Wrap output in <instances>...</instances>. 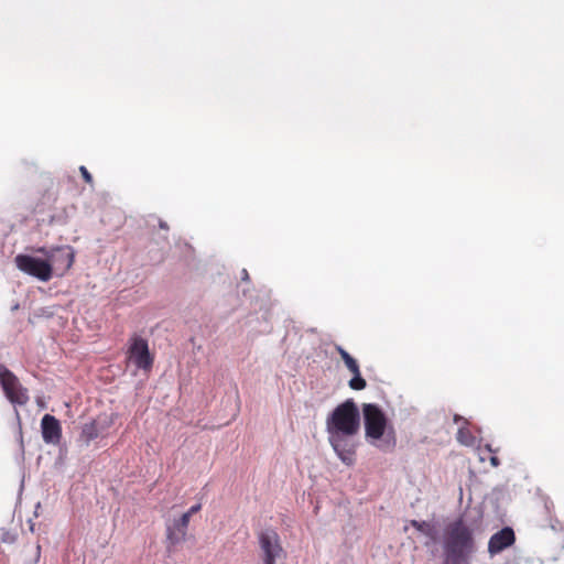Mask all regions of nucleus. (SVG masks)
<instances>
[{"label": "nucleus", "mask_w": 564, "mask_h": 564, "mask_svg": "<svg viewBox=\"0 0 564 564\" xmlns=\"http://www.w3.org/2000/svg\"><path fill=\"white\" fill-rule=\"evenodd\" d=\"M41 431L46 444L57 445L61 442L62 426L55 416L45 414L41 420Z\"/></svg>", "instance_id": "9d476101"}, {"label": "nucleus", "mask_w": 564, "mask_h": 564, "mask_svg": "<svg viewBox=\"0 0 564 564\" xmlns=\"http://www.w3.org/2000/svg\"><path fill=\"white\" fill-rule=\"evenodd\" d=\"M336 350L337 352L339 354V356L341 357L343 361L345 362L346 367L348 368V370L352 373V375H358V372L360 371L359 369V365L357 362V360L351 357L343 347L340 346H337L336 347Z\"/></svg>", "instance_id": "ddd939ff"}, {"label": "nucleus", "mask_w": 564, "mask_h": 564, "mask_svg": "<svg viewBox=\"0 0 564 564\" xmlns=\"http://www.w3.org/2000/svg\"><path fill=\"white\" fill-rule=\"evenodd\" d=\"M359 427L360 414L352 399L338 404L326 420L329 443L346 465L355 462V448L346 437L357 434Z\"/></svg>", "instance_id": "f257e3e1"}, {"label": "nucleus", "mask_w": 564, "mask_h": 564, "mask_svg": "<svg viewBox=\"0 0 564 564\" xmlns=\"http://www.w3.org/2000/svg\"><path fill=\"white\" fill-rule=\"evenodd\" d=\"M202 509V505L200 503H196L194 506H192L186 512H184V514H188V518L191 519V517L197 512H199Z\"/></svg>", "instance_id": "a211bd4d"}, {"label": "nucleus", "mask_w": 564, "mask_h": 564, "mask_svg": "<svg viewBox=\"0 0 564 564\" xmlns=\"http://www.w3.org/2000/svg\"><path fill=\"white\" fill-rule=\"evenodd\" d=\"M99 435L98 426L95 421L84 424L82 427L79 440L85 444L89 445L91 441L97 438Z\"/></svg>", "instance_id": "f8f14e48"}, {"label": "nucleus", "mask_w": 564, "mask_h": 564, "mask_svg": "<svg viewBox=\"0 0 564 564\" xmlns=\"http://www.w3.org/2000/svg\"><path fill=\"white\" fill-rule=\"evenodd\" d=\"M490 463H491V465H492L494 467H498V466H499V464H500V462H499L498 457H496V456H492V457L490 458Z\"/></svg>", "instance_id": "6ab92c4d"}, {"label": "nucleus", "mask_w": 564, "mask_h": 564, "mask_svg": "<svg viewBox=\"0 0 564 564\" xmlns=\"http://www.w3.org/2000/svg\"><path fill=\"white\" fill-rule=\"evenodd\" d=\"M457 441L462 445L474 446L475 442H476V437L474 436L471 431L466 425H463L458 429Z\"/></svg>", "instance_id": "4468645a"}, {"label": "nucleus", "mask_w": 564, "mask_h": 564, "mask_svg": "<svg viewBox=\"0 0 564 564\" xmlns=\"http://www.w3.org/2000/svg\"><path fill=\"white\" fill-rule=\"evenodd\" d=\"M454 421H455L456 423H458V422L463 421V422H464V424H465V425H467L466 420H465V419H463V417H460L459 415H455V416H454Z\"/></svg>", "instance_id": "aec40b11"}, {"label": "nucleus", "mask_w": 564, "mask_h": 564, "mask_svg": "<svg viewBox=\"0 0 564 564\" xmlns=\"http://www.w3.org/2000/svg\"><path fill=\"white\" fill-rule=\"evenodd\" d=\"M475 529L463 517L446 524L442 536L443 564H470L476 551Z\"/></svg>", "instance_id": "f03ea898"}, {"label": "nucleus", "mask_w": 564, "mask_h": 564, "mask_svg": "<svg viewBox=\"0 0 564 564\" xmlns=\"http://www.w3.org/2000/svg\"><path fill=\"white\" fill-rule=\"evenodd\" d=\"M260 549L263 552V564H275L283 554L280 536L274 530H263L258 535Z\"/></svg>", "instance_id": "0eeeda50"}, {"label": "nucleus", "mask_w": 564, "mask_h": 564, "mask_svg": "<svg viewBox=\"0 0 564 564\" xmlns=\"http://www.w3.org/2000/svg\"><path fill=\"white\" fill-rule=\"evenodd\" d=\"M189 520L188 514L183 513L180 518L166 524V541L169 547L186 540Z\"/></svg>", "instance_id": "1a4fd4ad"}, {"label": "nucleus", "mask_w": 564, "mask_h": 564, "mask_svg": "<svg viewBox=\"0 0 564 564\" xmlns=\"http://www.w3.org/2000/svg\"><path fill=\"white\" fill-rule=\"evenodd\" d=\"M79 172L84 178V181L89 184V185H93L94 181H93V176L91 174L88 172V170L85 167V166H80L79 167Z\"/></svg>", "instance_id": "f3484780"}, {"label": "nucleus", "mask_w": 564, "mask_h": 564, "mask_svg": "<svg viewBox=\"0 0 564 564\" xmlns=\"http://www.w3.org/2000/svg\"><path fill=\"white\" fill-rule=\"evenodd\" d=\"M410 524L429 538H434V528L426 521L411 520Z\"/></svg>", "instance_id": "2eb2a0df"}, {"label": "nucleus", "mask_w": 564, "mask_h": 564, "mask_svg": "<svg viewBox=\"0 0 564 564\" xmlns=\"http://www.w3.org/2000/svg\"><path fill=\"white\" fill-rule=\"evenodd\" d=\"M128 358L141 370L150 371L153 367L154 357L149 350L148 340L139 335H132L129 339Z\"/></svg>", "instance_id": "20e7f679"}, {"label": "nucleus", "mask_w": 564, "mask_h": 564, "mask_svg": "<svg viewBox=\"0 0 564 564\" xmlns=\"http://www.w3.org/2000/svg\"><path fill=\"white\" fill-rule=\"evenodd\" d=\"M14 262L19 270L41 281L46 282L52 278V267L47 260L33 258L28 254H18L14 258Z\"/></svg>", "instance_id": "423d86ee"}, {"label": "nucleus", "mask_w": 564, "mask_h": 564, "mask_svg": "<svg viewBox=\"0 0 564 564\" xmlns=\"http://www.w3.org/2000/svg\"><path fill=\"white\" fill-rule=\"evenodd\" d=\"M0 383L8 400L18 405H25L29 402L28 389L24 388L17 376L4 368L0 372Z\"/></svg>", "instance_id": "39448f33"}, {"label": "nucleus", "mask_w": 564, "mask_h": 564, "mask_svg": "<svg viewBox=\"0 0 564 564\" xmlns=\"http://www.w3.org/2000/svg\"><path fill=\"white\" fill-rule=\"evenodd\" d=\"M39 251L46 254L52 270L55 269L61 274L67 272L74 263L75 253L69 246L57 247L50 252H46L44 248L39 249Z\"/></svg>", "instance_id": "6e6552de"}, {"label": "nucleus", "mask_w": 564, "mask_h": 564, "mask_svg": "<svg viewBox=\"0 0 564 564\" xmlns=\"http://www.w3.org/2000/svg\"><path fill=\"white\" fill-rule=\"evenodd\" d=\"M516 541V535L510 527H505L495 533L488 542V552L491 555L498 554L505 549L511 546Z\"/></svg>", "instance_id": "9b49d317"}, {"label": "nucleus", "mask_w": 564, "mask_h": 564, "mask_svg": "<svg viewBox=\"0 0 564 564\" xmlns=\"http://www.w3.org/2000/svg\"><path fill=\"white\" fill-rule=\"evenodd\" d=\"M348 386L352 390H364L367 383L359 371L358 375H354V377L349 380Z\"/></svg>", "instance_id": "dca6fc26"}, {"label": "nucleus", "mask_w": 564, "mask_h": 564, "mask_svg": "<svg viewBox=\"0 0 564 564\" xmlns=\"http://www.w3.org/2000/svg\"><path fill=\"white\" fill-rule=\"evenodd\" d=\"M362 413L366 437L370 440L371 444L377 445L382 451L393 449L395 436L392 429L382 440L388 425V419L383 411L377 404L365 403L362 405Z\"/></svg>", "instance_id": "7ed1b4c3"}]
</instances>
